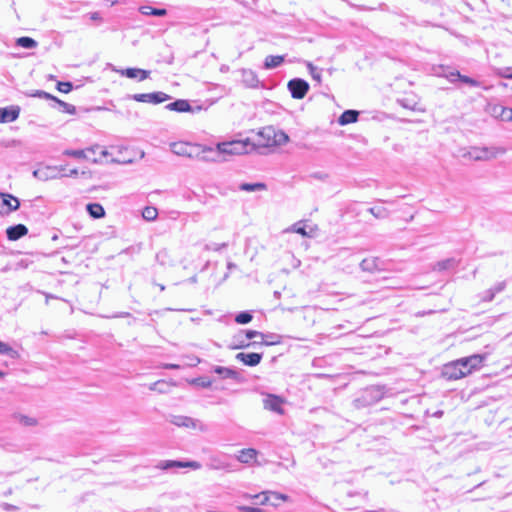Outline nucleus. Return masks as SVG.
I'll return each mask as SVG.
<instances>
[{
	"label": "nucleus",
	"mask_w": 512,
	"mask_h": 512,
	"mask_svg": "<svg viewBox=\"0 0 512 512\" xmlns=\"http://www.w3.org/2000/svg\"><path fill=\"white\" fill-rule=\"evenodd\" d=\"M289 140L288 135L283 131H276L273 127H265L257 133V139L254 148L257 147H276L286 144Z\"/></svg>",
	"instance_id": "obj_1"
},
{
	"label": "nucleus",
	"mask_w": 512,
	"mask_h": 512,
	"mask_svg": "<svg viewBox=\"0 0 512 512\" xmlns=\"http://www.w3.org/2000/svg\"><path fill=\"white\" fill-rule=\"evenodd\" d=\"M217 150L221 153L222 157L226 155H243L254 150V145L248 139L232 140L218 143Z\"/></svg>",
	"instance_id": "obj_2"
},
{
	"label": "nucleus",
	"mask_w": 512,
	"mask_h": 512,
	"mask_svg": "<svg viewBox=\"0 0 512 512\" xmlns=\"http://www.w3.org/2000/svg\"><path fill=\"white\" fill-rule=\"evenodd\" d=\"M168 421L177 427L186 428L201 433L208 431V426L204 422L189 416L170 415Z\"/></svg>",
	"instance_id": "obj_3"
},
{
	"label": "nucleus",
	"mask_w": 512,
	"mask_h": 512,
	"mask_svg": "<svg viewBox=\"0 0 512 512\" xmlns=\"http://www.w3.org/2000/svg\"><path fill=\"white\" fill-rule=\"evenodd\" d=\"M503 152L504 150L496 147H471L467 155L470 159L475 161H487Z\"/></svg>",
	"instance_id": "obj_4"
},
{
	"label": "nucleus",
	"mask_w": 512,
	"mask_h": 512,
	"mask_svg": "<svg viewBox=\"0 0 512 512\" xmlns=\"http://www.w3.org/2000/svg\"><path fill=\"white\" fill-rule=\"evenodd\" d=\"M64 170L62 166H44L34 170L33 176L40 181H48L62 177L63 175L60 173Z\"/></svg>",
	"instance_id": "obj_5"
},
{
	"label": "nucleus",
	"mask_w": 512,
	"mask_h": 512,
	"mask_svg": "<svg viewBox=\"0 0 512 512\" xmlns=\"http://www.w3.org/2000/svg\"><path fill=\"white\" fill-rule=\"evenodd\" d=\"M161 470H169L172 468H190L192 470H200L202 464L198 461H178V460H163L157 465Z\"/></svg>",
	"instance_id": "obj_6"
},
{
	"label": "nucleus",
	"mask_w": 512,
	"mask_h": 512,
	"mask_svg": "<svg viewBox=\"0 0 512 512\" xmlns=\"http://www.w3.org/2000/svg\"><path fill=\"white\" fill-rule=\"evenodd\" d=\"M129 98L142 103L159 104L170 99V96L164 92H153V93H139L129 95Z\"/></svg>",
	"instance_id": "obj_7"
},
{
	"label": "nucleus",
	"mask_w": 512,
	"mask_h": 512,
	"mask_svg": "<svg viewBox=\"0 0 512 512\" xmlns=\"http://www.w3.org/2000/svg\"><path fill=\"white\" fill-rule=\"evenodd\" d=\"M287 88L292 98L303 99L309 90V84L301 78H294L288 82Z\"/></svg>",
	"instance_id": "obj_8"
},
{
	"label": "nucleus",
	"mask_w": 512,
	"mask_h": 512,
	"mask_svg": "<svg viewBox=\"0 0 512 512\" xmlns=\"http://www.w3.org/2000/svg\"><path fill=\"white\" fill-rule=\"evenodd\" d=\"M100 149H101V147L96 144L87 149H82V150L67 149L64 151V155L69 156V157H74L77 159H87V160L92 161L93 163L98 164V163H103L104 161H102L101 159H99L97 157L92 158L89 156V154L90 153L95 154Z\"/></svg>",
	"instance_id": "obj_9"
},
{
	"label": "nucleus",
	"mask_w": 512,
	"mask_h": 512,
	"mask_svg": "<svg viewBox=\"0 0 512 512\" xmlns=\"http://www.w3.org/2000/svg\"><path fill=\"white\" fill-rule=\"evenodd\" d=\"M442 375L448 380H458L465 377V372H463L460 366L457 365V361H452L443 366Z\"/></svg>",
	"instance_id": "obj_10"
},
{
	"label": "nucleus",
	"mask_w": 512,
	"mask_h": 512,
	"mask_svg": "<svg viewBox=\"0 0 512 512\" xmlns=\"http://www.w3.org/2000/svg\"><path fill=\"white\" fill-rule=\"evenodd\" d=\"M113 71H115L116 73H118L122 76L130 78V79L137 78L139 81L146 80L150 75V71L140 69V68H126V69L113 68Z\"/></svg>",
	"instance_id": "obj_11"
},
{
	"label": "nucleus",
	"mask_w": 512,
	"mask_h": 512,
	"mask_svg": "<svg viewBox=\"0 0 512 512\" xmlns=\"http://www.w3.org/2000/svg\"><path fill=\"white\" fill-rule=\"evenodd\" d=\"M283 400L279 396L268 394L263 399V406L266 410L275 412L277 414H283Z\"/></svg>",
	"instance_id": "obj_12"
},
{
	"label": "nucleus",
	"mask_w": 512,
	"mask_h": 512,
	"mask_svg": "<svg viewBox=\"0 0 512 512\" xmlns=\"http://www.w3.org/2000/svg\"><path fill=\"white\" fill-rule=\"evenodd\" d=\"M254 338L264 339L265 336H264V333H262V332L255 331V330H247L244 334V338H243L242 333L238 334L235 337V341L238 343L235 346V348H245V347L250 346V343L248 341L251 339H254Z\"/></svg>",
	"instance_id": "obj_13"
},
{
	"label": "nucleus",
	"mask_w": 512,
	"mask_h": 512,
	"mask_svg": "<svg viewBox=\"0 0 512 512\" xmlns=\"http://www.w3.org/2000/svg\"><path fill=\"white\" fill-rule=\"evenodd\" d=\"M202 156L200 159L207 162H223L226 160L222 157L221 153L218 152L217 146L215 148L210 146H203L201 149Z\"/></svg>",
	"instance_id": "obj_14"
},
{
	"label": "nucleus",
	"mask_w": 512,
	"mask_h": 512,
	"mask_svg": "<svg viewBox=\"0 0 512 512\" xmlns=\"http://www.w3.org/2000/svg\"><path fill=\"white\" fill-rule=\"evenodd\" d=\"M20 114V107L12 105L5 108H0V123H9L15 121Z\"/></svg>",
	"instance_id": "obj_15"
},
{
	"label": "nucleus",
	"mask_w": 512,
	"mask_h": 512,
	"mask_svg": "<svg viewBox=\"0 0 512 512\" xmlns=\"http://www.w3.org/2000/svg\"><path fill=\"white\" fill-rule=\"evenodd\" d=\"M317 230V226L310 227L309 230H307L302 222H297L289 227L286 231L297 233L304 237L313 238L316 236Z\"/></svg>",
	"instance_id": "obj_16"
},
{
	"label": "nucleus",
	"mask_w": 512,
	"mask_h": 512,
	"mask_svg": "<svg viewBox=\"0 0 512 512\" xmlns=\"http://www.w3.org/2000/svg\"><path fill=\"white\" fill-rule=\"evenodd\" d=\"M236 359L247 366H256L261 362L262 354L260 353H244L240 352L236 355Z\"/></svg>",
	"instance_id": "obj_17"
},
{
	"label": "nucleus",
	"mask_w": 512,
	"mask_h": 512,
	"mask_svg": "<svg viewBox=\"0 0 512 512\" xmlns=\"http://www.w3.org/2000/svg\"><path fill=\"white\" fill-rule=\"evenodd\" d=\"M258 452L254 448H245L238 452L236 455V459L243 464H250L253 461H256Z\"/></svg>",
	"instance_id": "obj_18"
},
{
	"label": "nucleus",
	"mask_w": 512,
	"mask_h": 512,
	"mask_svg": "<svg viewBox=\"0 0 512 512\" xmlns=\"http://www.w3.org/2000/svg\"><path fill=\"white\" fill-rule=\"evenodd\" d=\"M28 233V229L23 224H17L9 227L6 230L7 238L11 241H16Z\"/></svg>",
	"instance_id": "obj_19"
},
{
	"label": "nucleus",
	"mask_w": 512,
	"mask_h": 512,
	"mask_svg": "<svg viewBox=\"0 0 512 512\" xmlns=\"http://www.w3.org/2000/svg\"><path fill=\"white\" fill-rule=\"evenodd\" d=\"M165 108L170 111H176V112H191V111H193L190 103L184 99H179L172 103H169L166 105Z\"/></svg>",
	"instance_id": "obj_20"
},
{
	"label": "nucleus",
	"mask_w": 512,
	"mask_h": 512,
	"mask_svg": "<svg viewBox=\"0 0 512 512\" xmlns=\"http://www.w3.org/2000/svg\"><path fill=\"white\" fill-rule=\"evenodd\" d=\"M241 74L242 81L247 87L254 88L258 86L259 80L255 72L250 69H242Z\"/></svg>",
	"instance_id": "obj_21"
},
{
	"label": "nucleus",
	"mask_w": 512,
	"mask_h": 512,
	"mask_svg": "<svg viewBox=\"0 0 512 512\" xmlns=\"http://www.w3.org/2000/svg\"><path fill=\"white\" fill-rule=\"evenodd\" d=\"M359 112L356 110H346L338 118V123L342 126L355 123L358 120Z\"/></svg>",
	"instance_id": "obj_22"
},
{
	"label": "nucleus",
	"mask_w": 512,
	"mask_h": 512,
	"mask_svg": "<svg viewBox=\"0 0 512 512\" xmlns=\"http://www.w3.org/2000/svg\"><path fill=\"white\" fill-rule=\"evenodd\" d=\"M485 359L486 355L482 354H473L471 356H468V366L470 372L472 373L473 371L479 370L482 367Z\"/></svg>",
	"instance_id": "obj_23"
},
{
	"label": "nucleus",
	"mask_w": 512,
	"mask_h": 512,
	"mask_svg": "<svg viewBox=\"0 0 512 512\" xmlns=\"http://www.w3.org/2000/svg\"><path fill=\"white\" fill-rule=\"evenodd\" d=\"M86 210L89 213V215L95 219H100L105 215L104 208L99 203H89L86 206Z\"/></svg>",
	"instance_id": "obj_24"
},
{
	"label": "nucleus",
	"mask_w": 512,
	"mask_h": 512,
	"mask_svg": "<svg viewBox=\"0 0 512 512\" xmlns=\"http://www.w3.org/2000/svg\"><path fill=\"white\" fill-rule=\"evenodd\" d=\"M284 62V56L281 55H269L265 58L264 68L265 69H274L279 67Z\"/></svg>",
	"instance_id": "obj_25"
},
{
	"label": "nucleus",
	"mask_w": 512,
	"mask_h": 512,
	"mask_svg": "<svg viewBox=\"0 0 512 512\" xmlns=\"http://www.w3.org/2000/svg\"><path fill=\"white\" fill-rule=\"evenodd\" d=\"M457 265V262L454 258H448L445 260H441L435 263L432 267L434 271H444L454 268Z\"/></svg>",
	"instance_id": "obj_26"
},
{
	"label": "nucleus",
	"mask_w": 512,
	"mask_h": 512,
	"mask_svg": "<svg viewBox=\"0 0 512 512\" xmlns=\"http://www.w3.org/2000/svg\"><path fill=\"white\" fill-rule=\"evenodd\" d=\"M207 466L211 470H227L229 468V464L227 462L215 456L210 457Z\"/></svg>",
	"instance_id": "obj_27"
},
{
	"label": "nucleus",
	"mask_w": 512,
	"mask_h": 512,
	"mask_svg": "<svg viewBox=\"0 0 512 512\" xmlns=\"http://www.w3.org/2000/svg\"><path fill=\"white\" fill-rule=\"evenodd\" d=\"M1 196L3 198V205L7 206L9 211H16L19 208L20 202L18 198L10 194H1Z\"/></svg>",
	"instance_id": "obj_28"
},
{
	"label": "nucleus",
	"mask_w": 512,
	"mask_h": 512,
	"mask_svg": "<svg viewBox=\"0 0 512 512\" xmlns=\"http://www.w3.org/2000/svg\"><path fill=\"white\" fill-rule=\"evenodd\" d=\"M139 11L141 14L146 15V16L152 15V16L161 17V16H165L167 14L166 9L153 8L151 6H141L139 8Z\"/></svg>",
	"instance_id": "obj_29"
},
{
	"label": "nucleus",
	"mask_w": 512,
	"mask_h": 512,
	"mask_svg": "<svg viewBox=\"0 0 512 512\" xmlns=\"http://www.w3.org/2000/svg\"><path fill=\"white\" fill-rule=\"evenodd\" d=\"M269 495H270V491H263L259 494H255V495L246 493L243 495V497L245 499H257V500H259L258 503L260 505H266L269 502Z\"/></svg>",
	"instance_id": "obj_30"
},
{
	"label": "nucleus",
	"mask_w": 512,
	"mask_h": 512,
	"mask_svg": "<svg viewBox=\"0 0 512 512\" xmlns=\"http://www.w3.org/2000/svg\"><path fill=\"white\" fill-rule=\"evenodd\" d=\"M441 72L438 73L439 76L447 78L450 82L454 83L456 80H458L460 73L456 70L450 69V68H444L441 67Z\"/></svg>",
	"instance_id": "obj_31"
},
{
	"label": "nucleus",
	"mask_w": 512,
	"mask_h": 512,
	"mask_svg": "<svg viewBox=\"0 0 512 512\" xmlns=\"http://www.w3.org/2000/svg\"><path fill=\"white\" fill-rule=\"evenodd\" d=\"M214 372L218 375L221 376V378L223 379H228V378H235L237 373L236 371L230 369V368H227V367H222V366H216L214 368Z\"/></svg>",
	"instance_id": "obj_32"
},
{
	"label": "nucleus",
	"mask_w": 512,
	"mask_h": 512,
	"mask_svg": "<svg viewBox=\"0 0 512 512\" xmlns=\"http://www.w3.org/2000/svg\"><path fill=\"white\" fill-rule=\"evenodd\" d=\"M239 189L246 192L262 191L266 189L264 183H242Z\"/></svg>",
	"instance_id": "obj_33"
},
{
	"label": "nucleus",
	"mask_w": 512,
	"mask_h": 512,
	"mask_svg": "<svg viewBox=\"0 0 512 512\" xmlns=\"http://www.w3.org/2000/svg\"><path fill=\"white\" fill-rule=\"evenodd\" d=\"M494 113L498 114L504 121H512V108L502 106L494 107Z\"/></svg>",
	"instance_id": "obj_34"
},
{
	"label": "nucleus",
	"mask_w": 512,
	"mask_h": 512,
	"mask_svg": "<svg viewBox=\"0 0 512 512\" xmlns=\"http://www.w3.org/2000/svg\"><path fill=\"white\" fill-rule=\"evenodd\" d=\"M369 212L378 219H385L389 216V211L383 206L371 207Z\"/></svg>",
	"instance_id": "obj_35"
},
{
	"label": "nucleus",
	"mask_w": 512,
	"mask_h": 512,
	"mask_svg": "<svg viewBox=\"0 0 512 512\" xmlns=\"http://www.w3.org/2000/svg\"><path fill=\"white\" fill-rule=\"evenodd\" d=\"M157 216L158 210L153 206H147L142 211V217L147 221H154Z\"/></svg>",
	"instance_id": "obj_36"
},
{
	"label": "nucleus",
	"mask_w": 512,
	"mask_h": 512,
	"mask_svg": "<svg viewBox=\"0 0 512 512\" xmlns=\"http://www.w3.org/2000/svg\"><path fill=\"white\" fill-rule=\"evenodd\" d=\"M16 44L26 49H32L37 46V42L30 37H20L16 40Z\"/></svg>",
	"instance_id": "obj_37"
},
{
	"label": "nucleus",
	"mask_w": 512,
	"mask_h": 512,
	"mask_svg": "<svg viewBox=\"0 0 512 512\" xmlns=\"http://www.w3.org/2000/svg\"><path fill=\"white\" fill-rule=\"evenodd\" d=\"M264 336H265V338L261 339V341L259 342L260 344L276 345L281 342V337L277 334L269 333V334H264Z\"/></svg>",
	"instance_id": "obj_38"
},
{
	"label": "nucleus",
	"mask_w": 512,
	"mask_h": 512,
	"mask_svg": "<svg viewBox=\"0 0 512 512\" xmlns=\"http://www.w3.org/2000/svg\"><path fill=\"white\" fill-rule=\"evenodd\" d=\"M188 145L185 143H174L172 145V151L180 156H190V153L188 152Z\"/></svg>",
	"instance_id": "obj_39"
},
{
	"label": "nucleus",
	"mask_w": 512,
	"mask_h": 512,
	"mask_svg": "<svg viewBox=\"0 0 512 512\" xmlns=\"http://www.w3.org/2000/svg\"><path fill=\"white\" fill-rule=\"evenodd\" d=\"M253 319L252 314L249 311H243L236 315L235 321L238 324H247Z\"/></svg>",
	"instance_id": "obj_40"
},
{
	"label": "nucleus",
	"mask_w": 512,
	"mask_h": 512,
	"mask_svg": "<svg viewBox=\"0 0 512 512\" xmlns=\"http://www.w3.org/2000/svg\"><path fill=\"white\" fill-rule=\"evenodd\" d=\"M156 258L161 265H172L173 264L169 259V251L166 249L159 251L156 255Z\"/></svg>",
	"instance_id": "obj_41"
},
{
	"label": "nucleus",
	"mask_w": 512,
	"mask_h": 512,
	"mask_svg": "<svg viewBox=\"0 0 512 512\" xmlns=\"http://www.w3.org/2000/svg\"><path fill=\"white\" fill-rule=\"evenodd\" d=\"M0 354L14 358L17 352L9 344L0 341Z\"/></svg>",
	"instance_id": "obj_42"
},
{
	"label": "nucleus",
	"mask_w": 512,
	"mask_h": 512,
	"mask_svg": "<svg viewBox=\"0 0 512 512\" xmlns=\"http://www.w3.org/2000/svg\"><path fill=\"white\" fill-rule=\"evenodd\" d=\"M307 68L313 80L320 83L321 82V71L314 66L312 63L307 62Z\"/></svg>",
	"instance_id": "obj_43"
},
{
	"label": "nucleus",
	"mask_w": 512,
	"mask_h": 512,
	"mask_svg": "<svg viewBox=\"0 0 512 512\" xmlns=\"http://www.w3.org/2000/svg\"><path fill=\"white\" fill-rule=\"evenodd\" d=\"M54 102L61 107L63 112L68 113V114H75L76 113V108H75L74 105L66 103L64 101H61L58 98H56V100Z\"/></svg>",
	"instance_id": "obj_44"
},
{
	"label": "nucleus",
	"mask_w": 512,
	"mask_h": 512,
	"mask_svg": "<svg viewBox=\"0 0 512 512\" xmlns=\"http://www.w3.org/2000/svg\"><path fill=\"white\" fill-rule=\"evenodd\" d=\"M496 74L502 78L512 79V67L497 68Z\"/></svg>",
	"instance_id": "obj_45"
},
{
	"label": "nucleus",
	"mask_w": 512,
	"mask_h": 512,
	"mask_svg": "<svg viewBox=\"0 0 512 512\" xmlns=\"http://www.w3.org/2000/svg\"><path fill=\"white\" fill-rule=\"evenodd\" d=\"M457 365L460 366L461 370L465 372V376L471 374L469 366H468V357H463L457 359Z\"/></svg>",
	"instance_id": "obj_46"
},
{
	"label": "nucleus",
	"mask_w": 512,
	"mask_h": 512,
	"mask_svg": "<svg viewBox=\"0 0 512 512\" xmlns=\"http://www.w3.org/2000/svg\"><path fill=\"white\" fill-rule=\"evenodd\" d=\"M73 88L71 82H58L57 89L62 93H69Z\"/></svg>",
	"instance_id": "obj_47"
},
{
	"label": "nucleus",
	"mask_w": 512,
	"mask_h": 512,
	"mask_svg": "<svg viewBox=\"0 0 512 512\" xmlns=\"http://www.w3.org/2000/svg\"><path fill=\"white\" fill-rule=\"evenodd\" d=\"M458 80L462 81L463 83L465 84H468L470 86H474V87H477L479 86V82L476 81L475 79L473 78H470L468 76H465V75H461L459 76Z\"/></svg>",
	"instance_id": "obj_48"
},
{
	"label": "nucleus",
	"mask_w": 512,
	"mask_h": 512,
	"mask_svg": "<svg viewBox=\"0 0 512 512\" xmlns=\"http://www.w3.org/2000/svg\"><path fill=\"white\" fill-rule=\"evenodd\" d=\"M34 97H39V98H44V99H48V100H52V101H55L56 100V97H54L53 95L45 92V91H42V90H38L36 91L34 94H33Z\"/></svg>",
	"instance_id": "obj_49"
},
{
	"label": "nucleus",
	"mask_w": 512,
	"mask_h": 512,
	"mask_svg": "<svg viewBox=\"0 0 512 512\" xmlns=\"http://www.w3.org/2000/svg\"><path fill=\"white\" fill-rule=\"evenodd\" d=\"M494 297H495V291H491L490 289H488L483 293L482 300L486 301V302H490L494 299Z\"/></svg>",
	"instance_id": "obj_50"
},
{
	"label": "nucleus",
	"mask_w": 512,
	"mask_h": 512,
	"mask_svg": "<svg viewBox=\"0 0 512 512\" xmlns=\"http://www.w3.org/2000/svg\"><path fill=\"white\" fill-rule=\"evenodd\" d=\"M270 495L273 496L275 499L282 500L284 502L289 500L288 495L279 492L270 491Z\"/></svg>",
	"instance_id": "obj_51"
},
{
	"label": "nucleus",
	"mask_w": 512,
	"mask_h": 512,
	"mask_svg": "<svg viewBox=\"0 0 512 512\" xmlns=\"http://www.w3.org/2000/svg\"><path fill=\"white\" fill-rule=\"evenodd\" d=\"M237 509L242 512H264L263 510H261L259 508L250 507V506H238Z\"/></svg>",
	"instance_id": "obj_52"
},
{
	"label": "nucleus",
	"mask_w": 512,
	"mask_h": 512,
	"mask_svg": "<svg viewBox=\"0 0 512 512\" xmlns=\"http://www.w3.org/2000/svg\"><path fill=\"white\" fill-rule=\"evenodd\" d=\"M504 289H505V283L504 282L497 283L494 287L490 288L491 291H495V295L497 293H500Z\"/></svg>",
	"instance_id": "obj_53"
},
{
	"label": "nucleus",
	"mask_w": 512,
	"mask_h": 512,
	"mask_svg": "<svg viewBox=\"0 0 512 512\" xmlns=\"http://www.w3.org/2000/svg\"><path fill=\"white\" fill-rule=\"evenodd\" d=\"M110 162L112 163H119V164H128V163H131L132 160L131 159H120V158H112L110 160Z\"/></svg>",
	"instance_id": "obj_54"
},
{
	"label": "nucleus",
	"mask_w": 512,
	"mask_h": 512,
	"mask_svg": "<svg viewBox=\"0 0 512 512\" xmlns=\"http://www.w3.org/2000/svg\"><path fill=\"white\" fill-rule=\"evenodd\" d=\"M2 508L5 510V511H15L17 509L16 506L12 505V504H9V503H3L2 504Z\"/></svg>",
	"instance_id": "obj_55"
},
{
	"label": "nucleus",
	"mask_w": 512,
	"mask_h": 512,
	"mask_svg": "<svg viewBox=\"0 0 512 512\" xmlns=\"http://www.w3.org/2000/svg\"><path fill=\"white\" fill-rule=\"evenodd\" d=\"M370 264H371V262L369 260L365 259V260H363L361 262V267H362L363 270H370L371 269V265Z\"/></svg>",
	"instance_id": "obj_56"
},
{
	"label": "nucleus",
	"mask_w": 512,
	"mask_h": 512,
	"mask_svg": "<svg viewBox=\"0 0 512 512\" xmlns=\"http://www.w3.org/2000/svg\"><path fill=\"white\" fill-rule=\"evenodd\" d=\"M163 368L165 369H171V370H176V369H179L180 366L178 364H173V363H167V364H164L163 365Z\"/></svg>",
	"instance_id": "obj_57"
},
{
	"label": "nucleus",
	"mask_w": 512,
	"mask_h": 512,
	"mask_svg": "<svg viewBox=\"0 0 512 512\" xmlns=\"http://www.w3.org/2000/svg\"><path fill=\"white\" fill-rule=\"evenodd\" d=\"M160 384H163V382H162V381H156V382H154V383H152V384L150 385L149 389H150V390H158V391L162 392V390L158 388V386H159Z\"/></svg>",
	"instance_id": "obj_58"
},
{
	"label": "nucleus",
	"mask_w": 512,
	"mask_h": 512,
	"mask_svg": "<svg viewBox=\"0 0 512 512\" xmlns=\"http://www.w3.org/2000/svg\"><path fill=\"white\" fill-rule=\"evenodd\" d=\"M99 153H100V157H99V159H101L102 161H103V159H102V158H106V157H108V156L110 155V153L108 152V150H107V149H105V148H102V149L100 150V152H99Z\"/></svg>",
	"instance_id": "obj_59"
},
{
	"label": "nucleus",
	"mask_w": 512,
	"mask_h": 512,
	"mask_svg": "<svg viewBox=\"0 0 512 512\" xmlns=\"http://www.w3.org/2000/svg\"><path fill=\"white\" fill-rule=\"evenodd\" d=\"M23 421L26 425H34L35 424V420L32 419V418H28V417H24L23 418Z\"/></svg>",
	"instance_id": "obj_60"
},
{
	"label": "nucleus",
	"mask_w": 512,
	"mask_h": 512,
	"mask_svg": "<svg viewBox=\"0 0 512 512\" xmlns=\"http://www.w3.org/2000/svg\"><path fill=\"white\" fill-rule=\"evenodd\" d=\"M291 257H292V259H293L292 266H293L294 268H298V267L300 266V264H301L300 260L295 259L293 256H291Z\"/></svg>",
	"instance_id": "obj_61"
},
{
	"label": "nucleus",
	"mask_w": 512,
	"mask_h": 512,
	"mask_svg": "<svg viewBox=\"0 0 512 512\" xmlns=\"http://www.w3.org/2000/svg\"><path fill=\"white\" fill-rule=\"evenodd\" d=\"M90 18L92 20H99L100 19V14L98 12H94L91 14Z\"/></svg>",
	"instance_id": "obj_62"
},
{
	"label": "nucleus",
	"mask_w": 512,
	"mask_h": 512,
	"mask_svg": "<svg viewBox=\"0 0 512 512\" xmlns=\"http://www.w3.org/2000/svg\"><path fill=\"white\" fill-rule=\"evenodd\" d=\"M78 175V170L77 169H72L70 170V172L68 174H66L65 176H76Z\"/></svg>",
	"instance_id": "obj_63"
},
{
	"label": "nucleus",
	"mask_w": 512,
	"mask_h": 512,
	"mask_svg": "<svg viewBox=\"0 0 512 512\" xmlns=\"http://www.w3.org/2000/svg\"><path fill=\"white\" fill-rule=\"evenodd\" d=\"M228 70H229V67H228L227 65H222V66L220 67V71H221V72H223V73L228 72Z\"/></svg>",
	"instance_id": "obj_64"
}]
</instances>
